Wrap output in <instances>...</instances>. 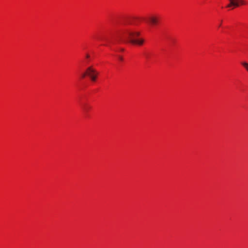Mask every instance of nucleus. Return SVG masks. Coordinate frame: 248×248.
Wrapping results in <instances>:
<instances>
[{
  "label": "nucleus",
  "mask_w": 248,
  "mask_h": 248,
  "mask_svg": "<svg viewBox=\"0 0 248 248\" xmlns=\"http://www.w3.org/2000/svg\"><path fill=\"white\" fill-rule=\"evenodd\" d=\"M91 107L88 104H85L83 106V110L85 111V112H88L89 110L91 109Z\"/></svg>",
  "instance_id": "5"
},
{
  "label": "nucleus",
  "mask_w": 248,
  "mask_h": 248,
  "mask_svg": "<svg viewBox=\"0 0 248 248\" xmlns=\"http://www.w3.org/2000/svg\"><path fill=\"white\" fill-rule=\"evenodd\" d=\"M86 76H87V72H86V71L84 73H83L82 74V75H81V77H82V78H85Z\"/></svg>",
  "instance_id": "7"
},
{
  "label": "nucleus",
  "mask_w": 248,
  "mask_h": 248,
  "mask_svg": "<svg viewBox=\"0 0 248 248\" xmlns=\"http://www.w3.org/2000/svg\"><path fill=\"white\" fill-rule=\"evenodd\" d=\"M241 64L245 68L246 70L248 72V63L246 62H242Z\"/></svg>",
  "instance_id": "6"
},
{
  "label": "nucleus",
  "mask_w": 248,
  "mask_h": 248,
  "mask_svg": "<svg viewBox=\"0 0 248 248\" xmlns=\"http://www.w3.org/2000/svg\"><path fill=\"white\" fill-rule=\"evenodd\" d=\"M146 21L151 25H155L158 22V18L155 16H151Z\"/></svg>",
  "instance_id": "3"
},
{
  "label": "nucleus",
  "mask_w": 248,
  "mask_h": 248,
  "mask_svg": "<svg viewBox=\"0 0 248 248\" xmlns=\"http://www.w3.org/2000/svg\"><path fill=\"white\" fill-rule=\"evenodd\" d=\"M232 5L231 4V2L230 1V3L227 5V7L229 8L232 7Z\"/></svg>",
  "instance_id": "9"
},
{
  "label": "nucleus",
  "mask_w": 248,
  "mask_h": 248,
  "mask_svg": "<svg viewBox=\"0 0 248 248\" xmlns=\"http://www.w3.org/2000/svg\"><path fill=\"white\" fill-rule=\"evenodd\" d=\"M219 26H220L221 24L220 23H219Z\"/></svg>",
  "instance_id": "13"
},
{
  "label": "nucleus",
  "mask_w": 248,
  "mask_h": 248,
  "mask_svg": "<svg viewBox=\"0 0 248 248\" xmlns=\"http://www.w3.org/2000/svg\"><path fill=\"white\" fill-rule=\"evenodd\" d=\"M231 2V4L234 7L239 6V0H229Z\"/></svg>",
  "instance_id": "4"
},
{
  "label": "nucleus",
  "mask_w": 248,
  "mask_h": 248,
  "mask_svg": "<svg viewBox=\"0 0 248 248\" xmlns=\"http://www.w3.org/2000/svg\"><path fill=\"white\" fill-rule=\"evenodd\" d=\"M219 26H220L221 24L220 23H219Z\"/></svg>",
  "instance_id": "12"
},
{
  "label": "nucleus",
  "mask_w": 248,
  "mask_h": 248,
  "mask_svg": "<svg viewBox=\"0 0 248 248\" xmlns=\"http://www.w3.org/2000/svg\"><path fill=\"white\" fill-rule=\"evenodd\" d=\"M239 0V5L240 4H244V2L243 0Z\"/></svg>",
  "instance_id": "8"
},
{
  "label": "nucleus",
  "mask_w": 248,
  "mask_h": 248,
  "mask_svg": "<svg viewBox=\"0 0 248 248\" xmlns=\"http://www.w3.org/2000/svg\"><path fill=\"white\" fill-rule=\"evenodd\" d=\"M86 71L87 76L90 78L91 81L95 82L98 75V72L92 66L88 67Z\"/></svg>",
  "instance_id": "2"
},
{
  "label": "nucleus",
  "mask_w": 248,
  "mask_h": 248,
  "mask_svg": "<svg viewBox=\"0 0 248 248\" xmlns=\"http://www.w3.org/2000/svg\"><path fill=\"white\" fill-rule=\"evenodd\" d=\"M119 59L120 61H123V58L122 56H119Z\"/></svg>",
  "instance_id": "10"
},
{
  "label": "nucleus",
  "mask_w": 248,
  "mask_h": 248,
  "mask_svg": "<svg viewBox=\"0 0 248 248\" xmlns=\"http://www.w3.org/2000/svg\"><path fill=\"white\" fill-rule=\"evenodd\" d=\"M140 34V32L135 31L125 25L122 32V36L128 39V42L133 45L142 46L144 40L142 38L136 39V38Z\"/></svg>",
  "instance_id": "1"
},
{
  "label": "nucleus",
  "mask_w": 248,
  "mask_h": 248,
  "mask_svg": "<svg viewBox=\"0 0 248 248\" xmlns=\"http://www.w3.org/2000/svg\"><path fill=\"white\" fill-rule=\"evenodd\" d=\"M86 58L89 59L90 58V55L88 54H87L86 55Z\"/></svg>",
  "instance_id": "11"
}]
</instances>
